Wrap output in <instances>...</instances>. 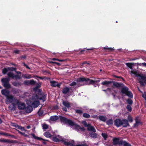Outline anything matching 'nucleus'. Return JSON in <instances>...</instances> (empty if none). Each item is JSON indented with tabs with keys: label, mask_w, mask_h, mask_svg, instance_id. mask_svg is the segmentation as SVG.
I'll use <instances>...</instances> for the list:
<instances>
[{
	"label": "nucleus",
	"mask_w": 146,
	"mask_h": 146,
	"mask_svg": "<svg viewBox=\"0 0 146 146\" xmlns=\"http://www.w3.org/2000/svg\"><path fill=\"white\" fill-rule=\"evenodd\" d=\"M94 48H88L87 49V48H84L82 50H81L79 53V54L85 53L87 52V51L88 50H93Z\"/></svg>",
	"instance_id": "14"
},
{
	"label": "nucleus",
	"mask_w": 146,
	"mask_h": 146,
	"mask_svg": "<svg viewBox=\"0 0 146 146\" xmlns=\"http://www.w3.org/2000/svg\"><path fill=\"white\" fill-rule=\"evenodd\" d=\"M52 60H57L60 62H66L67 61L66 59H60L58 58H53L52 59Z\"/></svg>",
	"instance_id": "30"
},
{
	"label": "nucleus",
	"mask_w": 146,
	"mask_h": 146,
	"mask_svg": "<svg viewBox=\"0 0 146 146\" xmlns=\"http://www.w3.org/2000/svg\"><path fill=\"white\" fill-rule=\"evenodd\" d=\"M102 135L105 139L106 140L107 138V135L105 133H102Z\"/></svg>",
	"instance_id": "49"
},
{
	"label": "nucleus",
	"mask_w": 146,
	"mask_h": 146,
	"mask_svg": "<svg viewBox=\"0 0 146 146\" xmlns=\"http://www.w3.org/2000/svg\"><path fill=\"white\" fill-rule=\"evenodd\" d=\"M131 72L132 73V74H136L137 73V72H134V71H131Z\"/></svg>",
	"instance_id": "61"
},
{
	"label": "nucleus",
	"mask_w": 146,
	"mask_h": 146,
	"mask_svg": "<svg viewBox=\"0 0 146 146\" xmlns=\"http://www.w3.org/2000/svg\"><path fill=\"white\" fill-rule=\"evenodd\" d=\"M111 84H113V88L120 90V91H129L128 88L122 82H116L113 80H105L101 83L102 85L107 87L109 86V85Z\"/></svg>",
	"instance_id": "2"
},
{
	"label": "nucleus",
	"mask_w": 146,
	"mask_h": 146,
	"mask_svg": "<svg viewBox=\"0 0 146 146\" xmlns=\"http://www.w3.org/2000/svg\"><path fill=\"white\" fill-rule=\"evenodd\" d=\"M8 70H11V71H15V70H16L17 69L16 68H14L13 67H8Z\"/></svg>",
	"instance_id": "44"
},
{
	"label": "nucleus",
	"mask_w": 146,
	"mask_h": 146,
	"mask_svg": "<svg viewBox=\"0 0 146 146\" xmlns=\"http://www.w3.org/2000/svg\"><path fill=\"white\" fill-rule=\"evenodd\" d=\"M127 102L128 104L130 105H132L133 102L132 100L130 99H128L127 100Z\"/></svg>",
	"instance_id": "41"
},
{
	"label": "nucleus",
	"mask_w": 146,
	"mask_h": 146,
	"mask_svg": "<svg viewBox=\"0 0 146 146\" xmlns=\"http://www.w3.org/2000/svg\"><path fill=\"white\" fill-rule=\"evenodd\" d=\"M42 128L44 129H47L48 128V126L46 124H43L42 125Z\"/></svg>",
	"instance_id": "46"
},
{
	"label": "nucleus",
	"mask_w": 146,
	"mask_h": 146,
	"mask_svg": "<svg viewBox=\"0 0 146 146\" xmlns=\"http://www.w3.org/2000/svg\"><path fill=\"white\" fill-rule=\"evenodd\" d=\"M16 105H12V106L11 105L9 107L10 109L13 110H16Z\"/></svg>",
	"instance_id": "32"
},
{
	"label": "nucleus",
	"mask_w": 146,
	"mask_h": 146,
	"mask_svg": "<svg viewBox=\"0 0 146 146\" xmlns=\"http://www.w3.org/2000/svg\"><path fill=\"white\" fill-rule=\"evenodd\" d=\"M15 72L17 74H21V72L20 71H17L16 70L15 71Z\"/></svg>",
	"instance_id": "59"
},
{
	"label": "nucleus",
	"mask_w": 146,
	"mask_h": 146,
	"mask_svg": "<svg viewBox=\"0 0 146 146\" xmlns=\"http://www.w3.org/2000/svg\"><path fill=\"white\" fill-rule=\"evenodd\" d=\"M71 88L68 87H66L64 88L63 89L62 91H69V90Z\"/></svg>",
	"instance_id": "37"
},
{
	"label": "nucleus",
	"mask_w": 146,
	"mask_h": 146,
	"mask_svg": "<svg viewBox=\"0 0 146 146\" xmlns=\"http://www.w3.org/2000/svg\"><path fill=\"white\" fill-rule=\"evenodd\" d=\"M24 84L26 85H34L36 84V81L33 80H26L24 82Z\"/></svg>",
	"instance_id": "11"
},
{
	"label": "nucleus",
	"mask_w": 146,
	"mask_h": 146,
	"mask_svg": "<svg viewBox=\"0 0 146 146\" xmlns=\"http://www.w3.org/2000/svg\"><path fill=\"white\" fill-rule=\"evenodd\" d=\"M31 135L35 139H37L38 140H40L42 139L40 138L36 137L34 134H31Z\"/></svg>",
	"instance_id": "39"
},
{
	"label": "nucleus",
	"mask_w": 146,
	"mask_h": 146,
	"mask_svg": "<svg viewBox=\"0 0 146 146\" xmlns=\"http://www.w3.org/2000/svg\"><path fill=\"white\" fill-rule=\"evenodd\" d=\"M2 94L6 97L7 100L5 102L7 104H9L10 103L12 105H18L20 102L19 100L13 97V96L9 93L10 92H1Z\"/></svg>",
	"instance_id": "3"
},
{
	"label": "nucleus",
	"mask_w": 146,
	"mask_h": 146,
	"mask_svg": "<svg viewBox=\"0 0 146 146\" xmlns=\"http://www.w3.org/2000/svg\"><path fill=\"white\" fill-rule=\"evenodd\" d=\"M20 58L21 59H25L26 58V56L25 55L22 56L20 57Z\"/></svg>",
	"instance_id": "57"
},
{
	"label": "nucleus",
	"mask_w": 146,
	"mask_h": 146,
	"mask_svg": "<svg viewBox=\"0 0 146 146\" xmlns=\"http://www.w3.org/2000/svg\"><path fill=\"white\" fill-rule=\"evenodd\" d=\"M126 108L129 111H131L132 110L131 106L130 105H127Z\"/></svg>",
	"instance_id": "45"
},
{
	"label": "nucleus",
	"mask_w": 146,
	"mask_h": 146,
	"mask_svg": "<svg viewBox=\"0 0 146 146\" xmlns=\"http://www.w3.org/2000/svg\"><path fill=\"white\" fill-rule=\"evenodd\" d=\"M142 64L143 65V66H146V63L144 62L142 63Z\"/></svg>",
	"instance_id": "64"
},
{
	"label": "nucleus",
	"mask_w": 146,
	"mask_h": 146,
	"mask_svg": "<svg viewBox=\"0 0 146 146\" xmlns=\"http://www.w3.org/2000/svg\"><path fill=\"white\" fill-rule=\"evenodd\" d=\"M22 77L26 79H30L32 77L31 75L29 74H23Z\"/></svg>",
	"instance_id": "26"
},
{
	"label": "nucleus",
	"mask_w": 146,
	"mask_h": 146,
	"mask_svg": "<svg viewBox=\"0 0 146 146\" xmlns=\"http://www.w3.org/2000/svg\"><path fill=\"white\" fill-rule=\"evenodd\" d=\"M113 143L114 145H123L124 146H131V145L125 141L120 140L118 138H114L113 139Z\"/></svg>",
	"instance_id": "4"
},
{
	"label": "nucleus",
	"mask_w": 146,
	"mask_h": 146,
	"mask_svg": "<svg viewBox=\"0 0 146 146\" xmlns=\"http://www.w3.org/2000/svg\"><path fill=\"white\" fill-rule=\"evenodd\" d=\"M50 85L52 87H57L58 88H60V86L62 84L61 82L58 83L57 82L54 80H50Z\"/></svg>",
	"instance_id": "10"
},
{
	"label": "nucleus",
	"mask_w": 146,
	"mask_h": 146,
	"mask_svg": "<svg viewBox=\"0 0 146 146\" xmlns=\"http://www.w3.org/2000/svg\"><path fill=\"white\" fill-rule=\"evenodd\" d=\"M113 123V121L112 119H110L107 121V123L108 125H111Z\"/></svg>",
	"instance_id": "42"
},
{
	"label": "nucleus",
	"mask_w": 146,
	"mask_h": 146,
	"mask_svg": "<svg viewBox=\"0 0 146 146\" xmlns=\"http://www.w3.org/2000/svg\"><path fill=\"white\" fill-rule=\"evenodd\" d=\"M63 104L66 107L68 108L70 107V104L67 101H63Z\"/></svg>",
	"instance_id": "27"
},
{
	"label": "nucleus",
	"mask_w": 146,
	"mask_h": 146,
	"mask_svg": "<svg viewBox=\"0 0 146 146\" xmlns=\"http://www.w3.org/2000/svg\"><path fill=\"white\" fill-rule=\"evenodd\" d=\"M35 84H36V86L33 88L34 91H37L38 89L40 88L41 86V83H36Z\"/></svg>",
	"instance_id": "13"
},
{
	"label": "nucleus",
	"mask_w": 146,
	"mask_h": 146,
	"mask_svg": "<svg viewBox=\"0 0 146 146\" xmlns=\"http://www.w3.org/2000/svg\"><path fill=\"white\" fill-rule=\"evenodd\" d=\"M121 125L123 127H127L129 126V125L128 122V121L126 119H123L121 120Z\"/></svg>",
	"instance_id": "12"
},
{
	"label": "nucleus",
	"mask_w": 146,
	"mask_h": 146,
	"mask_svg": "<svg viewBox=\"0 0 146 146\" xmlns=\"http://www.w3.org/2000/svg\"><path fill=\"white\" fill-rule=\"evenodd\" d=\"M99 118L100 120L104 122H105L107 119L105 117L102 115L99 116Z\"/></svg>",
	"instance_id": "29"
},
{
	"label": "nucleus",
	"mask_w": 146,
	"mask_h": 146,
	"mask_svg": "<svg viewBox=\"0 0 146 146\" xmlns=\"http://www.w3.org/2000/svg\"><path fill=\"white\" fill-rule=\"evenodd\" d=\"M4 135L5 136H11V137L13 136V135H10L9 134L7 133H5Z\"/></svg>",
	"instance_id": "58"
},
{
	"label": "nucleus",
	"mask_w": 146,
	"mask_h": 146,
	"mask_svg": "<svg viewBox=\"0 0 146 146\" xmlns=\"http://www.w3.org/2000/svg\"><path fill=\"white\" fill-rule=\"evenodd\" d=\"M61 122L65 123H68L70 126L75 125V123L72 120L62 116H60L59 118Z\"/></svg>",
	"instance_id": "6"
},
{
	"label": "nucleus",
	"mask_w": 146,
	"mask_h": 146,
	"mask_svg": "<svg viewBox=\"0 0 146 146\" xmlns=\"http://www.w3.org/2000/svg\"><path fill=\"white\" fill-rule=\"evenodd\" d=\"M127 119L128 121H129L130 122H132L133 121V119L131 116L129 115L127 117Z\"/></svg>",
	"instance_id": "35"
},
{
	"label": "nucleus",
	"mask_w": 146,
	"mask_h": 146,
	"mask_svg": "<svg viewBox=\"0 0 146 146\" xmlns=\"http://www.w3.org/2000/svg\"><path fill=\"white\" fill-rule=\"evenodd\" d=\"M41 108H40V109L38 111V115L40 116H42L43 113V111L40 110Z\"/></svg>",
	"instance_id": "43"
},
{
	"label": "nucleus",
	"mask_w": 146,
	"mask_h": 146,
	"mask_svg": "<svg viewBox=\"0 0 146 146\" xmlns=\"http://www.w3.org/2000/svg\"><path fill=\"white\" fill-rule=\"evenodd\" d=\"M123 92V94H125V95L128 97L132 98L133 97V95L132 94L131 92Z\"/></svg>",
	"instance_id": "23"
},
{
	"label": "nucleus",
	"mask_w": 146,
	"mask_h": 146,
	"mask_svg": "<svg viewBox=\"0 0 146 146\" xmlns=\"http://www.w3.org/2000/svg\"><path fill=\"white\" fill-rule=\"evenodd\" d=\"M64 143L65 145L68 146H86L84 144H76L73 140L69 142L65 141L64 142Z\"/></svg>",
	"instance_id": "8"
},
{
	"label": "nucleus",
	"mask_w": 146,
	"mask_h": 146,
	"mask_svg": "<svg viewBox=\"0 0 146 146\" xmlns=\"http://www.w3.org/2000/svg\"><path fill=\"white\" fill-rule=\"evenodd\" d=\"M23 65L25 66L26 68L30 70L31 69V68H29V67L26 64H25L24 62H23Z\"/></svg>",
	"instance_id": "50"
},
{
	"label": "nucleus",
	"mask_w": 146,
	"mask_h": 146,
	"mask_svg": "<svg viewBox=\"0 0 146 146\" xmlns=\"http://www.w3.org/2000/svg\"><path fill=\"white\" fill-rule=\"evenodd\" d=\"M83 116L85 118H88L90 117V115L89 114L87 113H84L83 114Z\"/></svg>",
	"instance_id": "36"
},
{
	"label": "nucleus",
	"mask_w": 146,
	"mask_h": 146,
	"mask_svg": "<svg viewBox=\"0 0 146 146\" xmlns=\"http://www.w3.org/2000/svg\"><path fill=\"white\" fill-rule=\"evenodd\" d=\"M4 86L7 89H9L11 87V85L9 84V82L5 83L3 84Z\"/></svg>",
	"instance_id": "28"
},
{
	"label": "nucleus",
	"mask_w": 146,
	"mask_h": 146,
	"mask_svg": "<svg viewBox=\"0 0 146 146\" xmlns=\"http://www.w3.org/2000/svg\"><path fill=\"white\" fill-rule=\"evenodd\" d=\"M125 64L127 66L129 67L131 69H132V66L133 65V64L131 63H127Z\"/></svg>",
	"instance_id": "31"
},
{
	"label": "nucleus",
	"mask_w": 146,
	"mask_h": 146,
	"mask_svg": "<svg viewBox=\"0 0 146 146\" xmlns=\"http://www.w3.org/2000/svg\"><path fill=\"white\" fill-rule=\"evenodd\" d=\"M137 76L138 77V80L141 85L144 86L146 85V76L138 74Z\"/></svg>",
	"instance_id": "7"
},
{
	"label": "nucleus",
	"mask_w": 146,
	"mask_h": 146,
	"mask_svg": "<svg viewBox=\"0 0 146 146\" xmlns=\"http://www.w3.org/2000/svg\"><path fill=\"white\" fill-rule=\"evenodd\" d=\"M33 108L32 107L30 106H29L25 108V111L28 113H30L33 110Z\"/></svg>",
	"instance_id": "18"
},
{
	"label": "nucleus",
	"mask_w": 146,
	"mask_h": 146,
	"mask_svg": "<svg viewBox=\"0 0 146 146\" xmlns=\"http://www.w3.org/2000/svg\"><path fill=\"white\" fill-rule=\"evenodd\" d=\"M16 128L19 129H20L22 131H25V130L24 128L22 127L21 126H20L18 125H17L16 126Z\"/></svg>",
	"instance_id": "38"
},
{
	"label": "nucleus",
	"mask_w": 146,
	"mask_h": 146,
	"mask_svg": "<svg viewBox=\"0 0 146 146\" xmlns=\"http://www.w3.org/2000/svg\"><path fill=\"white\" fill-rule=\"evenodd\" d=\"M142 96L146 101V94L145 92H144V94H143Z\"/></svg>",
	"instance_id": "56"
},
{
	"label": "nucleus",
	"mask_w": 146,
	"mask_h": 146,
	"mask_svg": "<svg viewBox=\"0 0 146 146\" xmlns=\"http://www.w3.org/2000/svg\"><path fill=\"white\" fill-rule=\"evenodd\" d=\"M59 118L57 116H53L50 117V119L52 121H54L57 120Z\"/></svg>",
	"instance_id": "24"
},
{
	"label": "nucleus",
	"mask_w": 146,
	"mask_h": 146,
	"mask_svg": "<svg viewBox=\"0 0 146 146\" xmlns=\"http://www.w3.org/2000/svg\"><path fill=\"white\" fill-rule=\"evenodd\" d=\"M114 76L115 78H118L121 79L123 80V81L124 80V78H122V77H121V76H117L116 75H114Z\"/></svg>",
	"instance_id": "52"
},
{
	"label": "nucleus",
	"mask_w": 146,
	"mask_h": 146,
	"mask_svg": "<svg viewBox=\"0 0 146 146\" xmlns=\"http://www.w3.org/2000/svg\"><path fill=\"white\" fill-rule=\"evenodd\" d=\"M87 129L88 131H91L96 132V131L94 127L93 126H92L90 124H88L87 127Z\"/></svg>",
	"instance_id": "17"
},
{
	"label": "nucleus",
	"mask_w": 146,
	"mask_h": 146,
	"mask_svg": "<svg viewBox=\"0 0 146 146\" xmlns=\"http://www.w3.org/2000/svg\"><path fill=\"white\" fill-rule=\"evenodd\" d=\"M44 135L47 137L50 138V137L51 136V135L50 134L49 132H45L44 133Z\"/></svg>",
	"instance_id": "33"
},
{
	"label": "nucleus",
	"mask_w": 146,
	"mask_h": 146,
	"mask_svg": "<svg viewBox=\"0 0 146 146\" xmlns=\"http://www.w3.org/2000/svg\"><path fill=\"white\" fill-rule=\"evenodd\" d=\"M9 81V79L8 78H3L1 79V81L3 84L8 83Z\"/></svg>",
	"instance_id": "20"
},
{
	"label": "nucleus",
	"mask_w": 146,
	"mask_h": 146,
	"mask_svg": "<svg viewBox=\"0 0 146 146\" xmlns=\"http://www.w3.org/2000/svg\"><path fill=\"white\" fill-rule=\"evenodd\" d=\"M76 113L81 114L83 113V111L80 110H76Z\"/></svg>",
	"instance_id": "40"
},
{
	"label": "nucleus",
	"mask_w": 146,
	"mask_h": 146,
	"mask_svg": "<svg viewBox=\"0 0 146 146\" xmlns=\"http://www.w3.org/2000/svg\"><path fill=\"white\" fill-rule=\"evenodd\" d=\"M62 109L64 111H67V110L66 108H65V107L63 108H62Z\"/></svg>",
	"instance_id": "62"
},
{
	"label": "nucleus",
	"mask_w": 146,
	"mask_h": 146,
	"mask_svg": "<svg viewBox=\"0 0 146 146\" xmlns=\"http://www.w3.org/2000/svg\"><path fill=\"white\" fill-rule=\"evenodd\" d=\"M18 108L19 109L23 110L25 109V105L23 103L20 102L18 104Z\"/></svg>",
	"instance_id": "19"
},
{
	"label": "nucleus",
	"mask_w": 146,
	"mask_h": 146,
	"mask_svg": "<svg viewBox=\"0 0 146 146\" xmlns=\"http://www.w3.org/2000/svg\"><path fill=\"white\" fill-rule=\"evenodd\" d=\"M40 103L39 101H36L34 102L32 104V105L35 108L38 107Z\"/></svg>",
	"instance_id": "22"
},
{
	"label": "nucleus",
	"mask_w": 146,
	"mask_h": 146,
	"mask_svg": "<svg viewBox=\"0 0 146 146\" xmlns=\"http://www.w3.org/2000/svg\"><path fill=\"white\" fill-rule=\"evenodd\" d=\"M34 78L36 79V78H38L41 80H43V79H44V78H45V77H42L39 76H34Z\"/></svg>",
	"instance_id": "48"
},
{
	"label": "nucleus",
	"mask_w": 146,
	"mask_h": 146,
	"mask_svg": "<svg viewBox=\"0 0 146 146\" xmlns=\"http://www.w3.org/2000/svg\"><path fill=\"white\" fill-rule=\"evenodd\" d=\"M44 73H47L48 74H50V72L49 71H44Z\"/></svg>",
	"instance_id": "63"
},
{
	"label": "nucleus",
	"mask_w": 146,
	"mask_h": 146,
	"mask_svg": "<svg viewBox=\"0 0 146 146\" xmlns=\"http://www.w3.org/2000/svg\"><path fill=\"white\" fill-rule=\"evenodd\" d=\"M115 124L117 127L121 125V120L119 119H116L114 121Z\"/></svg>",
	"instance_id": "15"
},
{
	"label": "nucleus",
	"mask_w": 146,
	"mask_h": 146,
	"mask_svg": "<svg viewBox=\"0 0 146 146\" xmlns=\"http://www.w3.org/2000/svg\"><path fill=\"white\" fill-rule=\"evenodd\" d=\"M20 52V50H15L14 51V52L17 54H19Z\"/></svg>",
	"instance_id": "54"
},
{
	"label": "nucleus",
	"mask_w": 146,
	"mask_h": 146,
	"mask_svg": "<svg viewBox=\"0 0 146 146\" xmlns=\"http://www.w3.org/2000/svg\"><path fill=\"white\" fill-rule=\"evenodd\" d=\"M61 122L65 123H68L70 126L75 125V123L72 120L62 116H60L59 118Z\"/></svg>",
	"instance_id": "5"
},
{
	"label": "nucleus",
	"mask_w": 146,
	"mask_h": 146,
	"mask_svg": "<svg viewBox=\"0 0 146 146\" xmlns=\"http://www.w3.org/2000/svg\"><path fill=\"white\" fill-rule=\"evenodd\" d=\"M7 75L9 78H11L12 79L15 78L16 80L20 79L21 78V77L19 75L17 74L15 75L12 72H10L8 73Z\"/></svg>",
	"instance_id": "9"
},
{
	"label": "nucleus",
	"mask_w": 146,
	"mask_h": 146,
	"mask_svg": "<svg viewBox=\"0 0 146 146\" xmlns=\"http://www.w3.org/2000/svg\"><path fill=\"white\" fill-rule=\"evenodd\" d=\"M13 85L15 86H19L23 85V84L21 82H19L17 81H15L12 83Z\"/></svg>",
	"instance_id": "21"
},
{
	"label": "nucleus",
	"mask_w": 146,
	"mask_h": 146,
	"mask_svg": "<svg viewBox=\"0 0 146 146\" xmlns=\"http://www.w3.org/2000/svg\"><path fill=\"white\" fill-rule=\"evenodd\" d=\"M96 132L91 131L89 133V135L93 138H96L98 137L97 134L95 133Z\"/></svg>",
	"instance_id": "16"
},
{
	"label": "nucleus",
	"mask_w": 146,
	"mask_h": 146,
	"mask_svg": "<svg viewBox=\"0 0 146 146\" xmlns=\"http://www.w3.org/2000/svg\"><path fill=\"white\" fill-rule=\"evenodd\" d=\"M53 140L54 141L56 142L59 141V139L58 138L56 137H53Z\"/></svg>",
	"instance_id": "51"
},
{
	"label": "nucleus",
	"mask_w": 146,
	"mask_h": 146,
	"mask_svg": "<svg viewBox=\"0 0 146 146\" xmlns=\"http://www.w3.org/2000/svg\"><path fill=\"white\" fill-rule=\"evenodd\" d=\"M103 49L105 50H107L108 51H112L114 50V49L108 47L107 46L104 47Z\"/></svg>",
	"instance_id": "25"
},
{
	"label": "nucleus",
	"mask_w": 146,
	"mask_h": 146,
	"mask_svg": "<svg viewBox=\"0 0 146 146\" xmlns=\"http://www.w3.org/2000/svg\"><path fill=\"white\" fill-rule=\"evenodd\" d=\"M8 70H8V68H5L2 70V73L3 74H6Z\"/></svg>",
	"instance_id": "34"
},
{
	"label": "nucleus",
	"mask_w": 146,
	"mask_h": 146,
	"mask_svg": "<svg viewBox=\"0 0 146 146\" xmlns=\"http://www.w3.org/2000/svg\"><path fill=\"white\" fill-rule=\"evenodd\" d=\"M50 63H52V64H56L57 65L59 66L60 64L58 62H52V61H50Z\"/></svg>",
	"instance_id": "53"
},
{
	"label": "nucleus",
	"mask_w": 146,
	"mask_h": 146,
	"mask_svg": "<svg viewBox=\"0 0 146 146\" xmlns=\"http://www.w3.org/2000/svg\"><path fill=\"white\" fill-rule=\"evenodd\" d=\"M76 81L77 82V83L75 82H73L70 83L69 85L71 86H73V87H75V88H76L83 85L82 84H80V82H85L87 84L95 85L94 87H96V85L97 86H99V84L97 83L100 82V79L95 78L94 80H93L89 78L83 77L78 78Z\"/></svg>",
	"instance_id": "1"
},
{
	"label": "nucleus",
	"mask_w": 146,
	"mask_h": 146,
	"mask_svg": "<svg viewBox=\"0 0 146 146\" xmlns=\"http://www.w3.org/2000/svg\"><path fill=\"white\" fill-rule=\"evenodd\" d=\"M135 120L136 123L134 125V127H137L138 125L140 123V122L137 121L136 119Z\"/></svg>",
	"instance_id": "47"
},
{
	"label": "nucleus",
	"mask_w": 146,
	"mask_h": 146,
	"mask_svg": "<svg viewBox=\"0 0 146 146\" xmlns=\"http://www.w3.org/2000/svg\"><path fill=\"white\" fill-rule=\"evenodd\" d=\"M83 124L85 126L87 127L88 124H87L85 121H84L82 122Z\"/></svg>",
	"instance_id": "55"
},
{
	"label": "nucleus",
	"mask_w": 146,
	"mask_h": 146,
	"mask_svg": "<svg viewBox=\"0 0 146 146\" xmlns=\"http://www.w3.org/2000/svg\"><path fill=\"white\" fill-rule=\"evenodd\" d=\"M80 129L82 131H84L85 130V129L84 127H80Z\"/></svg>",
	"instance_id": "60"
}]
</instances>
